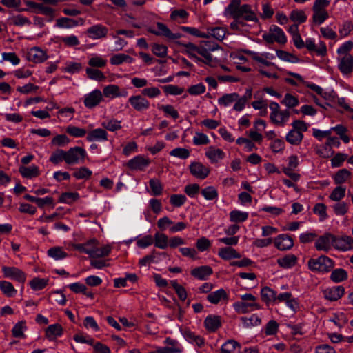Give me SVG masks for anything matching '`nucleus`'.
<instances>
[{"label": "nucleus", "instance_id": "c03bdc74", "mask_svg": "<svg viewBox=\"0 0 353 353\" xmlns=\"http://www.w3.org/2000/svg\"><path fill=\"white\" fill-rule=\"evenodd\" d=\"M201 194L207 200H213L218 197V192L213 186H208L202 189Z\"/></svg>", "mask_w": 353, "mask_h": 353}, {"label": "nucleus", "instance_id": "2eb2a0df", "mask_svg": "<svg viewBox=\"0 0 353 353\" xmlns=\"http://www.w3.org/2000/svg\"><path fill=\"white\" fill-rule=\"evenodd\" d=\"M233 307L238 314H245L261 308V306L256 303H246L245 301L236 302Z\"/></svg>", "mask_w": 353, "mask_h": 353}, {"label": "nucleus", "instance_id": "7ed1b4c3", "mask_svg": "<svg viewBox=\"0 0 353 353\" xmlns=\"http://www.w3.org/2000/svg\"><path fill=\"white\" fill-rule=\"evenodd\" d=\"M65 154V163L69 165L77 163L80 160L83 161L86 155L85 150L78 146L71 148Z\"/></svg>", "mask_w": 353, "mask_h": 353}, {"label": "nucleus", "instance_id": "a211bd4d", "mask_svg": "<svg viewBox=\"0 0 353 353\" xmlns=\"http://www.w3.org/2000/svg\"><path fill=\"white\" fill-rule=\"evenodd\" d=\"M88 141H102L108 140V133L105 129L97 128L90 131L86 137Z\"/></svg>", "mask_w": 353, "mask_h": 353}, {"label": "nucleus", "instance_id": "4be33fe9", "mask_svg": "<svg viewBox=\"0 0 353 353\" xmlns=\"http://www.w3.org/2000/svg\"><path fill=\"white\" fill-rule=\"evenodd\" d=\"M218 255L223 260H230L232 259H240L241 254L236 250L231 247L222 248L219 250Z\"/></svg>", "mask_w": 353, "mask_h": 353}, {"label": "nucleus", "instance_id": "c9c22d12", "mask_svg": "<svg viewBox=\"0 0 353 353\" xmlns=\"http://www.w3.org/2000/svg\"><path fill=\"white\" fill-rule=\"evenodd\" d=\"M121 121L114 119H109L101 123V126L107 130L114 132L121 128Z\"/></svg>", "mask_w": 353, "mask_h": 353}, {"label": "nucleus", "instance_id": "2f4dec72", "mask_svg": "<svg viewBox=\"0 0 353 353\" xmlns=\"http://www.w3.org/2000/svg\"><path fill=\"white\" fill-rule=\"evenodd\" d=\"M276 292L269 287H264L261 289V299L267 304L270 302H276Z\"/></svg>", "mask_w": 353, "mask_h": 353}, {"label": "nucleus", "instance_id": "a19ab883", "mask_svg": "<svg viewBox=\"0 0 353 353\" xmlns=\"http://www.w3.org/2000/svg\"><path fill=\"white\" fill-rule=\"evenodd\" d=\"M0 290L8 297H12L16 293V290L13 285L10 282L6 281H0Z\"/></svg>", "mask_w": 353, "mask_h": 353}, {"label": "nucleus", "instance_id": "de8ad7c7", "mask_svg": "<svg viewBox=\"0 0 353 353\" xmlns=\"http://www.w3.org/2000/svg\"><path fill=\"white\" fill-rule=\"evenodd\" d=\"M290 19L294 22L302 23L307 19V16L303 10H294L290 14Z\"/></svg>", "mask_w": 353, "mask_h": 353}, {"label": "nucleus", "instance_id": "412c9836", "mask_svg": "<svg viewBox=\"0 0 353 353\" xmlns=\"http://www.w3.org/2000/svg\"><path fill=\"white\" fill-rule=\"evenodd\" d=\"M228 299V296L224 289L210 292L207 296V300L212 304H218L221 300L227 301Z\"/></svg>", "mask_w": 353, "mask_h": 353}, {"label": "nucleus", "instance_id": "37998d69", "mask_svg": "<svg viewBox=\"0 0 353 353\" xmlns=\"http://www.w3.org/2000/svg\"><path fill=\"white\" fill-rule=\"evenodd\" d=\"M133 59L125 54H117L112 56L110 59V63L112 65H120L123 62L131 63Z\"/></svg>", "mask_w": 353, "mask_h": 353}, {"label": "nucleus", "instance_id": "423d86ee", "mask_svg": "<svg viewBox=\"0 0 353 353\" xmlns=\"http://www.w3.org/2000/svg\"><path fill=\"white\" fill-rule=\"evenodd\" d=\"M333 247L341 251L351 250L353 248V238L349 236H336L334 235Z\"/></svg>", "mask_w": 353, "mask_h": 353}, {"label": "nucleus", "instance_id": "c756f323", "mask_svg": "<svg viewBox=\"0 0 353 353\" xmlns=\"http://www.w3.org/2000/svg\"><path fill=\"white\" fill-rule=\"evenodd\" d=\"M303 138V134H302V132L296 130H290L286 136L287 141L289 142L290 144L296 145H299L301 142Z\"/></svg>", "mask_w": 353, "mask_h": 353}, {"label": "nucleus", "instance_id": "864d4df0", "mask_svg": "<svg viewBox=\"0 0 353 353\" xmlns=\"http://www.w3.org/2000/svg\"><path fill=\"white\" fill-rule=\"evenodd\" d=\"M170 283L179 299L185 301L187 298V292L185 289L182 285H179L176 281H171Z\"/></svg>", "mask_w": 353, "mask_h": 353}, {"label": "nucleus", "instance_id": "603ef678", "mask_svg": "<svg viewBox=\"0 0 353 353\" xmlns=\"http://www.w3.org/2000/svg\"><path fill=\"white\" fill-rule=\"evenodd\" d=\"M241 321L245 327L256 326L261 323V319L256 314L252 315L250 318L243 316L241 318Z\"/></svg>", "mask_w": 353, "mask_h": 353}, {"label": "nucleus", "instance_id": "58836bf2", "mask_svg": "<svg viewBox=\"0 0 353 353\" xmlns=\"http://www.w3.org/2000/svg\"><path fill=\"white\" fill-rule=\"evenodd\" d=\"M330 279L335 283H339L347 279V273L344 269L338 268L332 271Z\"/></svg>", "mask_w": 353, "mask_h": 353}, {"label": "nucleus", "instance_id": "cd10ccee", "mask_svg": "<svg viewBox=\"0 0 353 353\" xmlns=\"http://www.w3.org/2000/svg\"><path fill=\"white\" fill-rule=\"evenodd\" d=\"M21 174L28 179L36 177L39 175V168L37 165H31L30 167L21 166L19 168Z\"/></svg>", "mask_w": 353, "mask_h": 353}, {"label": "nucleus", "instance_id": "7c9ffc66", "mask_svg": "<svg viewBox=\"0 0 353 353\" xmlns=\"http://www.w3.org/2000/svg\"><path fill=\"white\" fill-rule=\"evenodd\" d=\"M153 239L157 248L165 249L169 245L168 237L163 233L157 232Z\"/></svg>", "mask_w": 353, "mask_h": 353}, {"label": "nucleus", "instance_id": "bf43d9fd", "mask_svg": "<svg viewBox=\"0 0 353 353\" xmlns=\"http://www.w3.org/2000/svg\"><path fill=\"white\" fill-rule=\"evenodd\" d=\"M313 21L317 24H321L328 18V14L326 10H313Z\"/></svg>", "mask_w": 353, "mask_h": 353}, {"label": "nucleus", "instance_id": "393cba45", "mask_svg": "<svg viewBox=\"0 0 353 353\" xmlns=\"http://www.w3.org/2000/svg\"><path fill=\"white\" fill-rule=\"evenodd\" d=\"M205 155L212 163H216L223 159L225 154L222 150L210 146L206 151Z\"/></svg>", "mask_w": 353, "mask_h": 353}, {"label": "nucleus", "instance_id": "9b49d317", "mask_svg": "<svg viewBox=\"0 0 353 353\" xmlns=\"http://www.w3.org/2000/svg\"><path fill=\"white\" fill-rule=\"evenodd\" d=\"M103 100V95L99 90H95L85 95L84 105L88 108H92Z\"/></svg>", "mask_w": 353, "mask_h": 353}, {"label": "nucleus", "instance_id": "bb28decb", "mask_svg": "<svg viewBox=\"0 0 353 353\" xmlns=\"http://www.w3.org/2000/svg\"><path fill=\"white\" fill-rule=\"evenodd\" d=\"M297 261V258L294 254H287L283 257L277 259V263L283 268L293 267Z\"/></svg>", "mask_w": 353, "mask_h": 353}, {"label": "nucleus", "instance_id": "8fccbe9b", "mask_svg": "<svg viewBox=\"0 0 353 353\" xmlns=\"http://www.w3.org/2000/svg\"><path fill=\"white\" fill-rule=\"evenodd\" d=\"M240 344L235 340L227 341L221 348V353H231L236 347H240Z\"/></svg>", "mask_w": 353, "mask_h": 353}, {"label": "nucleus", "instance_id": "a18cd8bd", "mask_svg": "<svg viewBox=\"0 0 353 353\" xmlns=\"http://www.w3.org/2000/svg\"><path fill=\"white\" fill-rule=\"evenodd\" d=\"M79 198V195L77 192H64L60 196L59 201L70 204L78 200Z\"/></svg>", "mask_w": 353, "mask_h": 353}, {"label": "nucleus", "instance_id": "4d7b16f0", "mask_svg": "<svg viewBox=\"0 0 353 353\" xmlns=\"http://www.w3.org/2000/svg\"><path fill=\"white\" fill-rule=\"evenodd\" d=\"M86 73L88 74V77L92 79L101 81L105 79V77L103 74V73L98 69L88 68L86 69Z\"/></svg>", "mask_w": 353, "mask_h": 353}, {"label": "nucleus", "instance_id": "473e14b6", "mask_svg": "<svg viewBox=\"0 0 353 353\" xmlns=\"http://www.w3.org/2000/svg\"><path fill=\"white\" fill-rule=\"evenodd\" d=\"M270 32H272V36H274L276 42L281 44L286 43L287 39L281 28L276 26H272L270 28Z\"/></svg>", "mask_w": 353, "mask_h": 353}, {"label": "nucleus", "instance_id": "9d476101", "mask_svg": "<svg viewBox=\"0 0 353 353\" xmlns=\"http://www.w3.org/2000/svg\"><path fill=\"white\" fill-rule=\"evenodd\" d=\"M129 102L133 108L138 112L148 110L150 106L149 101L141 95L132 96L129 98Z\"/></svg>", "mask_w": 353, "mask_h": 353}, {"label": "nucleus", "instance_id": "09e8293b", "mask_svg": "<svg viewBox=\"0 0 353 353\" xmlns=\"http://www.w3.org/2000/svg\"><path fill=\"white\" fill-rule=\"evenodd\" d=\"M346 188L343 186L336 187L330 195V199L332 201H340L345 194Z\"/></svg>", "mask_w": 353, "mask_h": 353}, {"label": "nucleus", "instance_id": "f8f14e48", "mask_svg": "<svg viewBox=\"0 0 353 353\" xmlns=\"http://www.w3.org/2000/svg\"><path fill=\"white\" fill-rule=\"evenodd\" d=\"M27 59L30 61L39 63L45 61L48 56L45 51L38 47L32 48L27 54Z\"/></svg>", "mask_w": 353, "mask_h": 353}, {"label": "nucleus", "instance_id": "e2e57ef3", "mask_svg": "<svg viewBox=\"0 0 353 353\" xmlns=\"http://www.w3.org/2000/svg\"><path fill=\"white\" fill-rule=\"evenodd\" d=\"M210 140L206 134L196 132L193 137V143L196 145H207Z\"/></svg>", "mask_w": 353, "mask_h": 353}, {"label": "nucleus", "instance_id": "39448f33", "mask_svg": "<svg viewBox=\"0 0 353 353\" xmlns=\"http://www.w3.org/2000/svg\"><path fill=\"white\" fill-rule=\"evenodd\" d=\"M2 272L5 277L10 278L21 283L26 281V274L17 268L3 266Z\"/></svg>", "mask_w": 353, "mask_h": 353}, {"label": "nucleus", "instance_id": "f03ea898", "mask_svg": "<svg viewBox=\"0 0 353 353\" xmlns=\"http://www.w3.org/2000/svg\"><path fill=\"white\" fill-rule=\"evenodd\" d=\"M334 266V262L325 255L312 258L308 261V268L312 272H328Z\"/></svg>", "mask_w": 353, "mask_h": 353}, {"label": "nucleus", "instance_id": "72a5a7b5", "mask_svg": "<svg viewBox=\"0 0 353 353\" xmlns=\"http://www.w3.org/2000/svg\"><path fill=\"white\" fill-rule=\"evenodd\" d=\"M78 25V21L68 17H61L56 21V26L61 28H70Z\"/></svg>", "mask_w": 353, "mask_h": 353}, {"label": "nucleus", "instance_id": "4468645a", "mask_svg": "<svg viewBox=\"0 0 353 353\" xmlns=\"http://www.w3.org/2000/svg\"><path fill=\"white\" fill-rule=\"evenodd\" d=\"M150 163V160L149 159L142 156H137L130 159L128 162L127 165L131 170H143L145 168L148 166Z\"/></svg>", "mask_w": 353, "mask_h": 353}, {"label": "nucleus", "instance_id": "5701e85b", "mask_svg": "<svg viewBox=\"0 0 353 353\" xmlns=\"http://www.w3.org/2000/svg\"><path fill=\"white\" fill-rule=\"evenodd\" d=\"M157 26L159 30H157V36H164L172 40L179 39L181 37V34L179 33H172L170 31V30L168 28V26L163 23L157 22Z\"/></svg>", "mask_w": 353, "mask_h": 353}, {"label": "nucleus", "instance_id": "5fc2aeb1", "mask_svg": "<svg viewBox=\"0 0 353 353\" xmlns=\"http://www.w3.org/2000/svg\"><path fill=\"white\" fill-rule=\"evenodd\" d=\"M66 132L74 137H83L86 134V130L74 125H69L66 128Z\"/></svg>", "mask_w": 353, "mask_h": 353}, {"label": "nucleus", "instance_id": "69168bd1", "mask_svg": "<svg viewBox=\"0 0 353 353\" xmlns=\"http://www.w3.org/2000/svg\"><path fill=\"white\" fill-rule=\"evenodd\" d=\"M117 92H119V86L117 85H108L103 90L104 96L108 98L117 97Z\"/></svg>", "mask_w": 353, "mask_h": 353}, {"label": "nucleus", "instance_id": "e433bc0d", "mask_svg": "<svg viewBox=\"0 0 353 353\" xmlns=\"http://www.w3.org/2000/svg\"><path fill=\"white\" fill-rule=\"evenodd\" d=\"M351 176V172L345 168L339 170L334 177L336 184H342L345 183Z\"/></svg>", "mask_w": 353, "mask_h": 353}, {"label": "nucleus", "instance_id": "3c124183", "mask_svg": "<svg viewBox=\"0 0 353 353\" xmlns=\"http://www.w3.org/2000/svg\"><path fill=\"white\" fill-rule=\"evenodd\" d=\"M248 217V213L238 210H233L230 214V221L232 222H243Z\"/></svg>", "mask_w": 353, "mask_h": 353}, {"label": "nucleus", "instance_id": "13d9d810", "mask_svg": "<svg viewBox=\"0 0 353 353\" xmlns=\"http://www.w3.org/2000/svg\"><path fill=\"white\" fill-rule=\"evenodd\" d=\"M152 51L156 56L163 58L167 55L168 48L164 45L153 43L152 45Z\"/></svg>", "mask_w": 353, "mask_h": 353}, {"label": "nucleus", "instance_id": "f704fd0d", "mask_svg": "<svg viewBox=\"0 0 353 353\" xmlns=\"http://www.w3.org/2000/svg\"><path fill=\"white\" fill-rule=\"evenodd\" d=\"M111 251V246L110 245H105L100 248H94L91 249L90 257H103L108 256Z\"/></svg>", "mask_w": 353, "mask_h": 353}, {"label": "nucleus", "instance_id": "052dcab7", "mask_svg": "<svg viewBox=\"0 0 353 353\" xmlns=\"http://www.w3.org/2000/svg\"><path fill=\"white\" fill-rule=\"evenodd\" d=\"M65 151L57 150L52 154L50 157V161L54 164H58L63 160L65 161Z\"/></svg>", "mask_w": 353, "mask_h": 353}, {"label": "nucleus", "instance_id": "680f3d73", "mask_svg": "<svg viewBox=\"0 0 353 353\" xmlns=\"http://www.w3.org/2000/svg\"><path fill=\"white\" fill-rule=\"evenodd\" d=\"M92 175V171L86 167H81L73 173V176L78 179H88Z\"/></svg>", "mask_w": 353, "mask_h": 353}, {"label": "nucleus", "instance_id": "aec40b11", "mask_svg": "<svg viewBox=\"0 0 353 353\" xmlns=\"http://www.w3.org/2000/svg\"><path fill=\"white\" fill-rule=\"evenodd\" d=\"M213 273L211 267L203 265L193 269L191 271V275L199 280H205Z\"/></svg>", "mask_w": 353, "mask_h": 353}, {"label": "nucleus", "instance_id": "6e6552de", "mask_svg": "<svg viewBox=\"0 0 353 353\" xmlns=\"http://www.w3.org/2000/svg\"><path fill=\"white\" fill-rule=\"evenodd\" d=\"M189 168L190 173L194 176L200 179H205L210 173L209 168L203 165L200 162H192L190 165Z\"/></svg>", "mask_w": 353, "mask_h": 353}, {"label": "nucleus", "instance_id": "338daca9", "mask_svg": "<svg viewBox=\"0 0 353 353\" xmlns=\"http://www.w3.org/2000/svg\"><path fill=\"white\" fill-rule=\"evenodd\" d=\"M281 103L285 104L288 108H294L299 104V100L296 97L291 94L287 93L285 94L284 99L282 100Z\"/></svg>", "mask_w": 353, "mask_h": 353}, {"label": "nucleus", "instance_id": "a878e982", "mask_svg": "<svg viewBox=\"0 0 353 353\" xmlns=\"http://www.w3.org/2000/svg\"><path fill=\"white\" fill-rule=\"evenodd\" d=\"M63 334V327L59 323L48 326L46 330V336L50 340H54Z\"/></svg>", "mask_w": 353, "mask_h": 353}, {"label": "nucleus", "instance_id": "ddd939ff", "mask_svg": "<svg viewBox=\"0 0 353 353\" xmlns=\"http://www.w3.org/2000/svg\"><path fill=\"white\" fill-rule=\"evenodd\" d=\"M344 292L345 289L343 286H336L324 290L323 295L326 299L330 301H335L341 298Z\"/></svg>", "mask_w": 353, "mask_h": 353}, {"label": "nucleus", "instance_id": "ea45409f", "mask_svg": "<svg viewBox=\"0 0 353 353\" xmlns=\"http://www.w3.org/2000/svg\"><path fill=\"white\" fill-rule=\"evenodd\" d=\"M48 254L55 260H60L65 258L68 254L61 247H53L48 250Z\"/></svg>", "mask_w": 353, "mask_h": 353}, {"label": "nucleus", "instance_id": "6e6d98bb", "mask_svg": "<svg viewBox=\"0 0 353 353\" xmlns=\"http://www.w3.org/2000/svg\"><path fill=\"white\" fill-rule=\"evenodd\" d=\"M97 242V241L95 239H92L88 241L85 243L74 244L73 245V248L75 250H77L81 252H84L90 255L91 254V249H88L86 247L94 244Z\"/></svg>", "mask_w": 353, "mask_h": 353}, {"label": "nucleus", "instance_id": "1a4fd4ad", "mask_svg": "<svg viewBox=\"0 0 353 353\" xmlns=\"http://www.w3.org/2000/svg\"><path fill=\"white\" fill-rule=\"evenodd\" d=\"M275 247L280 250L291 249L294 245L292 238L288 234H283L279 235L274 241Z\"/></svg>", "mask_w": 353, "mask_h": 353}, {"label": "nucleus", "instance_id": "0eeeda50", "mask_svg": "<svg viewBox=\"0 0 353 353\" xmlns=\"http://www.w3.org/2000/svg\"><path fill=\"white\" fill-rule=\"evenodd\" d=\"M108 32V28L101 24H96L92 26L86 30L88 37L92 39H99L104 38L107 36Z\"/></svg>", "mask_w": 353, "mask_h": 353}, {"label": "nucleus", "instance_id": "79ce46f5", "mask_svg": "<svg viewBox=\"0 0 353 353\" xmlns=\"http://www.w3.org/2000/svg\"><path fill=\"white\" fill-rule=\"evenodd\" d=\"M152 194L154 196L161 195L163 192V185L161 181L157 179H151L149 181Z\"/></svg>", "mask_w": 353, "mask_h": 353}, {"label": "nucleus", "instance_id": "b1692460", "mask_svg": "<svg viewBox=\"0 0 353 353\" xmlns=\"http://www.w3.org/2000/svg\"><path fill=\"white\" fill-rule=\"evenodd\" d=\"M27 6H28L30 8H37L39 10L40 13L46 15L50 16L51 18L50 21H52L54 17V10L50 7L45 6L41 3H38L34 1H27L26 2Z\"/></svg>", "mask_w": 353, "mask_h": 353}, {"label": "nucleus", "instance_id": "c85d7f7f", "mask_svg": "<svg viewBox=\"0 0 353 353\" xmlns=\"http://www.w3.org/2000/svg\"><path fill=\"white\" fill-rule=\"evenodd\" d=\"M48 282L49 279L48 278L34 277L30 281L29 284L33 290L38 291L45 288L48 285Z\"/></svg>", "mask_w": 353, "mask_h": 353}, {"label": "nucleus", "instance_id": "f3484780", "mask_svg": "<svg viewBox=\"0 0 353 353\" xmlns=\"http://www.w3.org/2000/svg\"><path fill=\"white\" fill-rule=\"evenodd\" d=\"M339 69L345 74L352 72L353 69V57L351 54H345L340 59Z\"/></svg>", "mask_w": 353, "mask_h": 353}, {"label": "nucleus", "instance_id": "20e7f679", "mask_svg": "<svg viewBox=\"0 0 353 353\" xmlns=\"http://www.w3.org/2000/svg\"><path fill=\"white\" fill-rule=\"evenodd\" d=\"M334 235L331 233H325L319 236L315 242V248L319 251L328 252L334 245Z\"/></svg>", "mask_w": 353, "mask_h": 353}, {"label": "nucleus", "instance_id": "dca6fc26", "mask_svg": "<svg viewBox=\"0 0 353 353\" xmlns=\"http://www.w3.org/2000/svg\"><path fill=\"white\" fill-rule=\"evenodd\" d=\"M305 46L310 52H315L318 55L323 57L327 53L326 45L324 42L321 41L319 46L317 47L312 39H307L305 41Z\"/></svg>", "mask_w": 353, "mask_h": 353}, {"label": "nucleus", "instance_id": "6ab92c4d", "mask_svg": "<svg viewBox=\"0 0 353 353\" xmlns=\"http://www.w3.org/2000/svg\"><path fill=\"white\" fill-rule=\"evenodd\" d=\"M204 324L209 332H216L221 326V317L216 315H209L205 318Z\"/></svg>", "mask_w": 353, "mask_h": 353}, {"label": "nucleus", "instance_id": "4c0bfd02", "mask_svg": "<svg viewBox=\"0 0 353 353\" xmlns=\"http://www.w3.org/2000/svg\"><path fill=\"white\" fill-rule=\"evenodd\" d=\"M239 94L236 92L231 94H225L218 99V103L221 105L228 106L238 99Z\"/></svg>", "mask_w": 353, "mask_h": 353}, {"label": "nucleus", "instance_id": "f257e3e1", "mask_svg": "<svg viewBox=\"0 0 353 353\" xmlns=\"http://www.w3.org/2000/svg\"><path fill=\"white\" fill-rule=\"evenodd\" d=\"M225 15L233 19H241L248 21L258 22V18L249 4L241 6V0H231L225 10Z\"/></svg>", "mask_w": 353, "mask_h": 353}, {"label": "nucleus", "instance_id": "0e129e2a", "mask_svg": "<svg viewBox=\"0 0 353 353\" xmlns=\"http://www.w3.org/2000/svg\"><path fill=\"white\" fill-rule=\"evenodd\" d=\"M163 90L167 94L179 95L184 92V88L174 85H167L163 87Z\"/></svg>", "mask_w": 353, "mask_h": 353}, {"label": "nucleus", "instance_id": "49530a36", "mask_svg": "<svg viewBox=\"0 0 353 353\" xmlns=\"http://www.w3.org/2000/svg\"><path fill=\"white\" fill-rule=\"evenodd\" d=\"M26 330L25 321L18 322L12 328V333L14 337L16 338H25L23 331Z\"/></svg>", "mask_w": 353, "mask_h": 353}, {"label": "nucleus", "instance_id": "774afa93", "mask_svg": "<svg viewBox=\"0 0 353 353\" xmlns=\"http://www.w3.org/2000/svg\"><path fill=\"white\" fill-rule=\"evenodd\" d=\"M170 154L171 156L179 157L182 159H185L188 158V157L190 156V152L186 148H174V150H172L170 152Z\"/></svg>", "mask_w": 353, "mask_h": 353}]
</instances>
